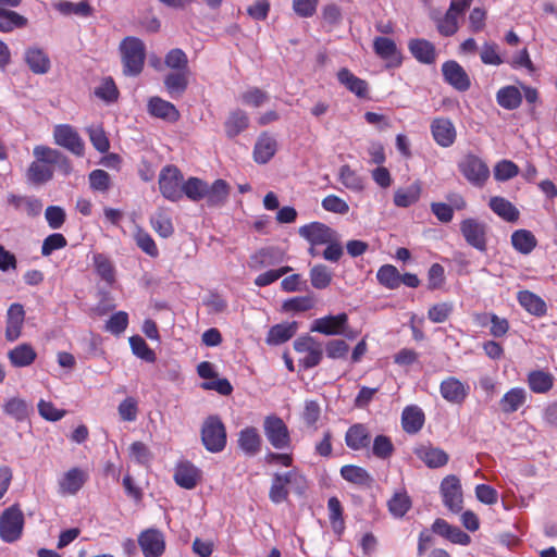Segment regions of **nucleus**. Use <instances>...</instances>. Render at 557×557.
Wrapping results in <instances>:
<instances>
[{
	"instance_id": "nucleus-1",
	"label": "nucleus",
	"mask_w": 557,
	"mask_h": 557,
	"mask_svg": "<svg viewBox=\"0 0 557 557\" xmlns=\"http://www.w3.org/2000/svg\"><path fill=\"white\" fill-rule=\"evenodd\" d=\"M35 161L27 174H69L72 171L70 160L59 150L47 146H36Z\"/></svg>"
},
{
	"instance_id": "nucleus-2",
	"label": "nucleus",
	"mask_w": 557,
	"mask_h": 557,
	"mask_svg": "<svg viewBox=\"0 0 557 557\" xmlns=\"http://www.w3.org/2000/svg\"><path fill=\"white\" fill-rule=\"evenodd\" d=\"M292 486L297 493H302L306 487V478L298 468H293L284 473L275 472L269 491V498L273 504L288 500Z\"/></svg>"
},
{
	"instance_id": "nucleus-3",
	"label": "nucleus",
	"mask_w": 557,
	"mask_h": 557,
	"mask_svg": "<svg viewBox=\"0 0 557 557\" xmlns=\"http://www.w3.org/2000/svg\"><path fill=\"white\" fill-rule=\"evenodd\" d=\"M119 48L124 74L128 76L139 75L144 69L146 59L144 41L137 37H125Z\"/></svg>"
},
{
	"instance_id": "nucleus-4",
	"label": "nucleus",
	"mask_w": 557,
	"mask_h": 557,
	"mask_svg": "<svg viewBox=\"0 0 557 557\" xmlns=\"http://www.w3.org/2000/svg\"><path fill=\"white\" fill-rule=\"evenodd\" d=\"M24 513L18 504H13L0 516V539L5 543H14L21 539L24 530Z\"/></svg>"
},
{
	"instance_id": "nucleus-5",
	"label": "nucleus",
	"mask_w": 557,
	"mask_h": 557,
	"mask_svg": "<svg viewBox=\"0 0 557 557\" xmlns=\"http://www.w3.org/2000/svg\"><path fill=\"white\" fill-rule=\"evenodd\" d=\"M201 441L210 453H220L226 446V430L221 418L209 416L201 428Z\"/></svg>"
},
{
	"instance_id": "nucleus-6",
	"label": "nucleus",
	"mask_w": 557,
	"mask_h": 557,
	"mask_svg": "<svg viewBox=\"0 0 557 557\" xmlns=\"http://www.w3.org/2000/svg\"><path fill=\"white\" fill-rule=\"evenodd\" d=\"M310 331L326 336L344 335L348 339H354L357 336L356 332L348 329V315L345 312L315 319Z\"/></svg>"
},
{
	"instance_id": "nucleus-7",
	"label": "nucleus",
	"mask_w": 557,
	"mask_h": 557,
	"mask_svg": "<svg viewBox=\"0 0 557 557\" xmlns=\"http://www.w3.org/2000/svg\"><path fill=\"white\" fill-rule=\"evenodd\" d=\"M294 350L302 355L298 363L304 370L312 369L319 366L323 359L322 344L313 336L302 335L295 339Z\"/></svg>"
},
{
	"instance_id": "nucleus-8",
	"label": "nucleus",
	"mask_w": 557,
	"mask_h": 557,
	"mask_svg": "<svg viewBox=\"0 0 557 557\" xmlns=\"http://www.w3.org/2000/svg\"><path fill=\"white\" fill-rule=\"evenodd\" d=\"M263 432L271 444V446L275 449H287L290 448L292 438L288 426L276 414H269L263 420Z\"/></svg>"
},
{
	"instance_id": "nucleus-9",
	"label": "nucleus",
	"mask_w": 557,
	"mask_h": 557,
	"mask_svg": "<svg viewBox=\"0 0 557 557\" xmlns=\"http://www.w3.org/2000/svg\"><path fill=\"white\" fill-rule=\"evenodd\" d=\"M440 491L446 508L454 513L461 511L463 503L462 491L460 480L456 475L449 474L445 476L441 482Z\"/></svg>"
},
{
	"instance_id": "nucleus-10",
	"label": "nucleus",
	"mask_w": 557,
	"mask_h": 557,
	"mask_svg": "<svg viewBox=\"0 0 557 557\" xmlns=\"http://www.w3.org/2000/svg\"><path fill=\"white\" fill-rule=\"evenodd\" d=\"M53 138L58 146H61L74 154L82 157L85 145L77 131L69 124H60L54 127Z\"/></svg>"
},
{
	"instance_id": "nucleus-11",
	"label": "nucleus",
	"mask_w": 557,
	"mask_h": 557,
	"mask_svg": "<svg viewBox=\"0 0 557 557\" xmlns=\"http://www.w3.org/2000/svg\"><path fill=\"white\" fill-rule=\"evenodd\" d=\"M88 472L73 467L65 471L58 480V492L60 495H75L88 481Z\"/></svg>"
},
{
	"instance_id": "nucleus-12",
	"label": "nucleus",
	"mask_w": 557,
	"mask_h": 557,
	"mask_svg": "<svg viewBox=\"0 0 557 557\" xmlns=\"http://www.w3.org/2000/svg\"><path fill=\"white\" fill-rule=\"evenodd\" d=\"M440 394L450 404L462 405L470 394V386L455 376H448L441 382Z\"/></svg>"
},
{
	"instance_id": "nucleus-13",
	"label": "nucleus",
	"mask_w": 557,
	"mask_h": 557,
	"mask_svg": "<svg viewBox=\"0 0 557 557\" xmlns=\"http://www.w3.org/2000/svg\"><path fill=\"white\" fill-rule=\"evenodd\" d=\"M25 309L20 302H13L9 306L5 314V339L15 342L22 335L25 322Z\"/></svg>"
},
{
	"instance_id": "nucleus-14",
	"label": "nucleus",
	"mask_w": 557,
	"mask_h": 557,
	"mask_svg": "<svg viewBox=\"0 0 557 557\" xmlns=\"http://www.w3.org/2000/svg\"><path fill=\"white\" fill-rule=\"evenodd\" d=\"M460 232L468 245L480 251L486 250V230L483 223L466 219L460 224Z\"/></svg>"
},
{
	"instance_id": "nucleus-15",
	"label": "nucleus",
	"mask_w": 557,
	"mask_h": 557,
	"mask_svg": "<svg viewBox=\"0 0 557 557\" xmlns=\"http://www.w3.org/2000/svg\"><path fill=\"white\" fill-rule=\"evenodd\" d=\"M299 234L312 246L324 245L336 239V232L321 222H311L299 228Z\"/></svg>"
},
{
	"instance_id": "nucleus-16",
	"label": "nucleus",
	"mask_w": 557,
	"mask_h": 557,
	"mask_svg": "<svg viewBox=\"0 0 557 557\" xmlns=\"http://www.w3.org/2000/svg\"><path fill=\"white\" fill-rule=\"evenodd\" d=\"M138 544L145 557H160L165 550L164 536L157 529L143 531L138 536Z\"/></svg>"
},
{
	"instance_id": "nucleus-17",
	"label": "nucleus",
	"mask_w": 557,
	"mask_h": 557,
	"mask_svg": "<svg viewBox=\"0 0 557 557\" xmlns=\"http://www.w3.org/2000/svg\"><path fill=\"white\" fill-rule=\"evenodd\" d=\"M442 73L446 83L458 91H467L471 81L463 67L456 61H447L442 65Z\"/></svg>"
},
{
	"instance_id": "nucleus-18",
	"label": "nucleus",
	"mask_w": 557,
	"mask_h": 557,
	"mask_svg": "<svg viewBox=\"0 0 557 557\" xmlns=\"http://www.w3.org/2000/svg\"><path fill=\"white\" fill-rule=\"evenodd\" d=\"M414 454L431 469L442 468L449 461V456L444 449L430 444L414 448Z\"/></svg>"
},
{
	"instance_id": "nucleus-19",
	"label": "nucleus",
	"mask_w": 557,
	"mask_h": 557,
	"mask_svg": "<svg viewBox=\"0 0 557 557\" xmlns=\"http://www.w3.org/2000/svg\"><path fill=\"white\" fill-rule=\"evenodd\" d=\"M431 132L434 140L442 147H450L456 139V129L453 122L446 117L432 121Z\"/></svg>"
},
{
	"instance_id": "nucleus-20",
	"label": "nucleus",
	"mask_w": 557,
	"mask_h": 557,
	"mask_svg": "<svg viewBox=\"0 0 557 557\" xmlns=\"http://www.w3.org/2000/svg\"><path fill=\"white\" fill-rule=\"evenodd\" d=\"M371 434L362 423H356L348 428L345 434V443L352 450H362L370 446Z\"/></svg>"
},
{
	"instance_id": "nucleus-21",
	"label": "nucleus",
	"mask_w": 557,
	"mask_h": 557,
	"mask_svg": "<svg viewBox=\"0 0 557 557\" xmlns=\"http://www.w3.org/2000/svg\"><path fill=\"white\" fill-rule=\"evenodd\" d=\"M519 305L530 314L535 317H544L547 313V305L545 300L531 290H520L517 294Z\"/></svg>"
},
{
	"instance_id": "nucleus-22",
	"label": "nucleus",
	"mask_w": 557,
	"mask_h": 557,
	"mask_svg": "<svg viewBox=\"0 0 557 557\" xmlns=\"http://www.w3.org/2000/svg\"><path fill=\"white\" fill-rule=\"evenodd\" d=\"M555 383L554 375L544 370H532L527 374V384L534 394L549 393Z\"/></svg>"
},
{
	"instance_id": "nucleus-23",
	"label": "nucleus",
	"mask_w": 557,
	"mask_h": 557,
	"mask_svg": "<svg viewBox=\"0 0 557 557\" xmlns=\"http://www.w3.org/2000/svg\"><path fill=\"white\" fill-rule=\"evenodd\" d=\"M37 358L35 348L23 343L8 351V359L14 368H26L32 366Z\"/></svg>"
},
{
	"instance_id": "nucleus-24",
	"label": "nucleus",
	"mask_w": 557,
	"mask_h": 557,
	"mask_svg": "<svg viewBox=\"0 0 557 557\" xmlns=\"http://www.w3.org/2000/svg\"><path fill=\"white\" fill-rule=\"evenodd\" d=\"M175 483L186 490H193L200 479L199 470L191 462H182L174 471Z\"/></svg>"
},
{
	"instance_id": "nucleus-25",
	"label": "nucleus",
	"mask_w": 557,
	"mask_h": 557,
	"mask_svg": "<svg viewBox=\"0 0 557 557\" xmlns=\"http://www.w3.org/2000/svg\"><path fill=\"white\" fill-rule=\"evenodd\" d=\"M237 443L245 455L255 456L261 450L262 438L256 428L247 426L238 433Z\"/></svg>"
},
{
	"instance_id": "nucleus-26",
	"label": "nucleus",
	"mask_w": 557,
	"mask_h": 557,
	"mask_svg": "<svg viewBox=\"0 0 557 557\" xmlns=\"http://www.w3.org/2000/svg\"><path fill=\"white\" fill-rule=\"evenodd\" d=\"M24 60L34 74H46L51 67L48 54L37 47L26 49Z\"/></svg>"
},
{
	"instance_id": "nucleus-27",
	"label": "nucleus",
	"mask_w": 557,
	"mask_h": 557,
	"mask_svg": "<svg viewBox=\"0 0 557 557\" xmlns=\"http://www.w3.org/2000/svg\"><path fill=\"white\" fill-rule=\"evenodd\" d=\"M425 421L424 412L418 406H407L401 413V426L408 434L418 433Z\"/></svg>"
},
{
	"instance_id": "nucleus-28",
	"label": "nucleus",
	"mask_w": 557,
	"mask_h": 557,
	"mask_svg": "<svg viewBox=\"0 0 557 557\" xmlns=\"http://www.w3.org/2000/svg\"><path fill=\"white\" fill-rule=\"evenodd\" d=\"M296 321L278 323L270 327L265 342L269 345L276 346L289 341L297 332Z\"/></svg>"
},
{
	"instance_id": "nucleus-29",
	"label": "nucleus",
	"mask_w": 557,
	"mask_h": 557,
	"mask_svg": "<svg viewBox=\"0 0 557 557\" xmlns=\"http://www.w3.org/2000/svg\"><path fill=\"white\" fill-rule=\"evenodd\" d=\"M148 110L151 115L169 122H175L180 117V112L175 106L159 97L149 100Z\"/></svg>"
},
{
	"instance_id": "nucleus-30",
	"label": "nucleus",
	"mask_w": 557,
	"mask_h": 557,
	"mask_svg": "<svg viewBox=\"0 0 557 557\" xmlns=\"http://www.w3.org/2000/svg\"><path fill=\"white\" fill-rule=\"evenodd\" d=\"M527 401V392L522 387H512L499 400L500 410L510 414L516 412Z\"/></svg>"
},
{
	"instance_id": "nucleus-31",
	"label": "nucleus",
	"mask_w": 557,
	"mask_h": 557,
	"mask_svg": "<svg viewBox=\"0 0 557 557\" xmlns=\"http://www.w3.org/2000/svg\"><path fill=\"white\" fill-rule=\"evenodd\" d=\"M341 475L345 481L362 487H370L373 483L371 474L364 468L356 465L343 466Z\"/></svg>"
},
{
	"instance_id": "nucleus-32",
	"label": "nucleus",
	"mask_w": 557,
	"mask_h": 557,
	"mask_svg": "<svg viewBox=\"0 0 557 557\" xmlns=\"http://www.w3.org/2000/svg\"><path fill=\"white\" fill-rule=\"evenodd\" d=\"M511 245L521 255H530L537 246L535 235L524 228L516 230L510 237Z\"/></svg>"
},
{
	"instance_id": "nucleus-33",
	"label": "nucleus",
	"mask_w": 557,
	"mask_h": 557,
	"mask_svg": "<svg viewBox=\"0 0 557 557\" xmlns=\"http://www.w3.org/2000/svg\"><path fill=\"white\" fill-rule=\"evenodd\" d=\"M338 82L350 92L359 98H366L368 94V83L355 76L348 69L343 67L337 72Z\"/></svg>"
},
{
	"instance_id": "nucleus-34",
	"label": "nucleus",
	"mask_w": 557,
	"mask_h": 557,
	"mask_svg": "<svg viewBox=\"0 0 557 557\" xmlns=\"http://www.w3.org/2000/svg\"><path fill=\"white\" fill-rule=\"evenodd\" d=\"M409 50L421 63L432 64L435 62L436 52L432 42L426 39H412L409 41Z\"/></svg>"
},
{
	"instance_id": "nucleus-35",
	"label": "nucleus",
	"mask_w": 557,
	"mask_h": 557,
	"mask_svg": "<svg viewBox=\"0 0 557 557\" xmlns=\"http://www.w3.org/2000/svg\"><path fill=\"white\" fill-rule=\"evenodd\" d=\"M421 196V183L412 182L406 187H399L394 195V205L399 208H408L416 203Z\"/></svg>"
},
{
	"instance_id": "nucleus-36",
	"label": "nucleus",
	"mask_w": 557,
	"mask_h": 557,
	"mask_svg": "<svg viewBox=\"0 0 557 557\" xmlns=\"http://www.w3.org/2000/svg\"><path fill=\"white\" fill-rule=\"evenodd\" d=\"M488 205L491 210L506 222H517L520 216L519 210L504 197H492Z\"/></svg>"
},
{
	"instance_id": "nucleus-37",
	"label": "nucleus",
	"mask_w": 557,
	"mask_h": 557,
	"mask_svg": "<svg viewBox=\"0 0 557 557\" xmlns=\"http://www.w3.org/2000/svg\"><path fill=\"white\" fill-rule=\"evenodd\" d=\"M276 148V140L272 136L268 133L261 134L255 145V160L258 163H267L274 156Z\"/></svg>"
},
{
	"instance_id": "nucleus-38",
	"label": "nucleus",
	"mask_w": 557,
	"mask_h": 557,
	"mask_svg": "<svg viewBox=\"0 0 557 557\" xmlns=\"http://www.w3.org/2000/svg\"><path fill=\"white\" fill-rule=\"evenodd\" d=\"M184 176H160L159 188L164 198L177 201L183 197Z\"/></svg>"
},
{
	"instance_id": "nucleus-39",
	"label": "nucleus",
	"mask_w": 557,
	"mask_h": 557,
	"mask_svg": "<svg viewBox=\"0 0 557 557\" xmlns=\"http://www.w3.org/2000/svg\"><path fill=\"white\" fill-rule=\"evenodd\" d=\"M150 225L153 231L162 238H169L174 233L172 219L166 210L160 208L150 218Z\"/></svg>"
},
{
	"instance_id": "nucleus-40",
	"label": "nucleus",
	"mask_w": 557,
	"mask_h": 557,
	"mask_svg": "<svg viewBox=\"0 0 557 557\" xmlns=\"http://www.w3.org/2000/svg\"><path fill=\"white\" fill-rule=\"evenodd\" d=\"M249 125V117L247 113L240 109H237L230 113L227 120L224 123L225 133L228 138H234L239 133L245 131Z\"/></svg>"
},
{
	"instance_id": "nucleus-41",
	"label": "nucleus",
	"mask_w": 557,
	"mask_h": 557,
	"mask_svg": "<svg viewBox=\"0 0 557 557\" xmlns=\"http://www.w3.org/2000/svg\"><path fill=\"white\" fill-rule=\"evenodd\" d=\"M189 72L176 71L164 77V86L172 97L182 96L188 86Z\"/></svg>"
},
{
	"instance_id": "nucleus-42",
	"label": "nucleus",
	"mask_w": 557,
	"mask_h": 557,
	"mask_svg": "<svg viewBox=\"0 0 557 557\" xmlns=\"http://www.w3.org/2000/svg\"><path fill=\"white\" fill-rule=\"evenodd\" d=\"M327 510L332 530L337 535H342L345 530L344 509L341 500L336 496L329 498Z\"/></svg>"
},
{
	"instance_id": "nucleus-43",
	"label": "nucleus",
	"mask_w": 557,
	"mask_h": 557,
	"mask_svg": "<svg viewBox=\"0 0 557 557\" xmlns=\"http://www.w3.org/2000/svg\"><path fill=\"white\" fill-rule=\"evenodd\" d=\"M32 409L33 408L30 405H28L24 399L18 397L9 398L3 404L4 413L12 417L18 422L26 420Z\"/></svg>"
},
{
	"instance_id": "nucleus-44",
	"label": "nucleus",
	"mask_w": 557,
	"mask_h": 557,
	"mask_svg": "<svg viewBox=\"0 0 557 557\" xmlns=\"http://www.w3.org/2000/svg\"><path fill=\"white\" fill-rule=\"evenodd\" d=\"M96 273L109 285L115 282V269L112 261L103 253L92 257Z\"/></svg>"
},
{
	"instance_id": "nucleus-45",
	"label": "nucleus",
	"mask_w": 557,
	"mask_h": 557,
	"mask_svg": "<svg viewBox=\"0 0 557 557\" xmlns=\"http://www.w3.org/2000/svg\"><path fill=\"white\" fill-rule=\"evenodd\" d=\"M411 506V498L406 491L395 493L387 503L388 510L395 518H403Z\"/></svg>"
},
{
	"instance_id": "nucleus-46",
	"label": "nucleus",
	"mask_w": 557,
	"mask_h": 557,
	"mask_svg": "<svg viewBox=\"0 0 557 557\" xmlns=\"http://www.w3.org/2000/svg\"><path fill=\"white\" fill-rule=\"evenodd\" d=\"M207 194L208 184L205 181L190 176L188 181L183 182V196L185 195L188 199L199 201L207 197Z\"/></svg>"
},
{
	"instance_id": "nucleus-47",
	"label": "nucleus",
	"mask_w": 557,
	"mask_h": 557,
	"mask_svg": "<svg viewBox=\"0 0 557 557\" xmlns=\"http://www.w3.org/2000/svg\"><path fill=\"white\" fill-rule=\"evenodd\" d=\"M496 99L500 107L513 110L521 104L522 96L517 87L506 86L497 91Z\"/></svg>"
},
{
	"instance_id": "nucleus-48",
	"label": "nucleus",
	"mask_w": 557,
	"mask_h": 557,
	"mask_svg": "<svg viewBox=\"0 0 557 557\" xmlns=\"http://www.w3.org/2000/svg\"><path fill=\"white\" fill-rule=\"evenodd\" d=\"M27 18L10 9L0 10V32L9 33L26 26Z\"/></svg>"
},
{
	"instance_id": "nucleus-49",
	"label": "nucleus",
	"mask_w": 557,
	"mask_h": 557,
	"mask_svg": "<svg viewBox=\"0 0 557 557\" xmlns=\"http://www.w3.org/2000/svg\"><path fill=\"white\" fill-rule=\"evenodd\" d=\"M376 278L381 285L388 289H396L400 286V273L392 264L382 265L377 270Z\"/></svg>"
},
{
	"instance_id": "nucleus-50",
	"label": "nucleus",
	"mask_w": 557,
	"mask_h": 557,
	"mask_svg": "<svg viewBox=\"0 0 557 557\" xmlns=\"http://www.w3.org/2000/svg\"><path fill=\"white\" fill-rule=\"evenodd\" d=\"M462 174H490L488 166L475 154H466L459 162Z\"/></svg>"
},
{
	"instance_id": "nucleus-51",
	"label": "nucleus",
	"mask_w": 557,
	"mask_h": 557,
	"mask_svg": "<svg viewBox=\"0 0 557 557\" xmlns=\"http://www.w3.org/2000/svg\"><path fill=\"white\" fill-rule=\"evenodd\" d=\"M311 285L317 289H324L330 286L332 282V272L324 264H315L310 270Z\"/></svg>"
},
{
	"instance_id": "nucleus-52",
	"label": "nucleus",
	"mask_w": 557,
	"mask_h": 557,
	"mask_svg": "<svg viewBox=\"0 0 557 557\" xmlns=\"http://www.w3.org/2000/svg\"><path fill=\"white\" fill-rule=\"evenodd\" d=\"M133 354L146 362H154L156 352L148 346L146 341L139 335H133L128 339Z\"/></svg>"
},
{
	"instance_id": "nucleus-53",
	"label": "nucleus",
	"mask_w": 557,
	"mask_h": 557,
	"mask_svg": "<svg viewBox=\"0 0 557 557\" xmlns=\"http://www.w3.org/2000/svg\"><path fill=\"white\" fill-rule=\"evenodd\" d=\"M321 418V407L317 400L307 399L304 405L301 419L307 428L318 430V421Z\"/></svg>"
},
{
	"instance_id": "nucleus-54",
	"label": "nucleus",
	"mask_w": 557,
	"mask_h": 557,
	"mask_svg": "<svg viewBox=\"0 0 557 557\" xmlns=\"http://www.w3.org/2000/svg\"><path fill=\"white\" fill-rule=\"evenodd\" d=\"M394 444L386 435H377L373 440L372 454L380 459H388L394 453Z\"/></svg>"
},
{
	"instance_id": "nucleus-55",
	"label": "nucleus",
	"mask_w": 557,
	"mask_h": 557,
	"mask_svg": "<svg viewBox=\"0 0 557 557\" xmlns=\"http://www.w3.org/2000/svg\"><path fill=\"white\" fill-rule=\"evenodd\" d=\"M314 307V300L310 296H297L283 302V310L286 312H304Z\"/></svg>"
},
{
	"instance_id": "nucleus-56",
	"label": "nucleus",
	"mask_w": 557,
	"mask_h": 557,
	"mask_svg": "<svg viewBox=\"0 0 557 557\" xmlns=\"http://www.w3.org/2000/svg\"><path fill=\"white\" fill-rule=\"evenodd\" d=\"M228 195V185L223 180H216L211 187L208 186V203L218 206L222 203Z\"/></svg>"
},
{
	"instance_id": "nucleus-57",
	"label": "nucleus",
	"mask_w": 557,
	"mask_h": 557,
	"mask_svg": "<svg viewBox=\"0 0 557 557\" xmlns=\"http://www.w3.org/2000/svg\"><path fill=\"white\" fill-rule=\"evenodd\" d=\"M164 63L170 69L189 72L188 59L186 53L182 49L175 48L170 50L165 55Z\"/></svg>"
},
{
	"instance_id": "nucleus-58",
	"label": "nucleus",
	"mask_w": 557,
	"mask_h": 557,
	"mask_svg": "<svg viewBox=\"0 0 557 557\" xmlns=\"http://www.w3.org/2000/svg\"><path fill=\"white\" fill-rule=\"evenodd\" d=\"M276 261V249L272 247L262 248L251 257L252 267L255 269H262L272 265Z\"/></svg>"
},
{
	"instance_id": "nucleus-59",
	"label": "nucleus",
	"mask_w": 557,
	"mask_h": 557,
	"mask_svg": "<svg viewBox=\"0 0 557 557\" xmlns=\"http://www.w3.org/2000/svg\"><path fill=\"white\" fill-rule=\"evenodd\" d=\"M454 305L451 302H440L431 306L428 310V318L433 323L445 322L453 313Z\"/></svg>"
},
{
	"instance_id": "nucleus-60",
	"label": "nucleus",
	"mask_w": 557,
	"mask_h": 557,
	"mask_svg": "<svg viewBox=\"0 0 557 557\" xmlns=\"http://www.w3.org/2000/svg\"><path fill=\"white\" fill-rule=\"evenodd\" d=\"M128 325V314L125 311H117L110 317L106 323V331L113 335H121Z\"/></svg>"
},
{
	"instance_id": "nucleus-61",
	"label": "nucleus",
	"mask_w": 557,
	"mask_h": 557,
	"mask_svg": "<svg viewBox=\"0 0 557 557\" xmlns=\"http://www.w3.org/2000/svg\"><path fill=\"white\" fill-rule=\"evenodd\" d=\"M87 133L89 135V139L92 146L99 152H107L110 148L109 139L103 131V128L99 125H91L87 128Z\"/></svg>"
},
{
	"instance_id": "nucleus-62",
	"label": "nucleus",
	"mask_w": 557,
	"mask_h": 557,
	"mask_svg": "<svg viewBox=\"0 0 557 557\" xmlns=\"http://www.w3.org/2000/svg\"><path fill=\"white\" fill-rule=\"evenodd\" d=\"M67 240L61 233H53L48 235L41 246V255L44 257L50 256L53 251L64 248Z\"/></svg>"
},
{
	"instance_id": "nucleus-63",
	"label": "nucleus",
	"mask_w": 557,
	"mask_h": 557,
	"mask_svg": "<svg viewBox=\"0 0 557 557\" xmlns=\"http://www.w3.org/2000/svg\"><path fill=\"white\" fill-rule=\"evenodd\" d=\"M135 242L137 246L148 256L157 257L159 255V249L148 232L139 228L135 234Z\"/></svg>"
},
{
	"instance_id": "nucleus-64",
	"label": "nucleus",
	"mask_w": 557,
	"mask_h": 557,
	"mask_svg": "<svg viewBox=\"0 0 557 557\" xmlns=\"http://www.w3.org/2000/svg\"><path fill=\"white\" fill-rule=\"evenodd\" d=\"M120 418L126 422H133L137 419L138 401L134 397H126L117 407Z\"/></svg>"
}]
</instances>
